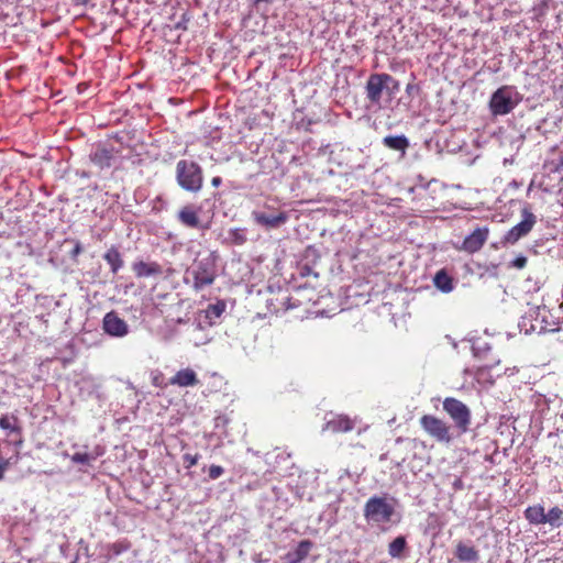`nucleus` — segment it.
Instances as JSON below:
<instances>
[{
  "label": "nucleus",
  "instance_id": "f257e3e1",
  "mask_svg": "<svg viewBox=\"0 0 563 563\" xmlns=\"http://www.w3.org/2000/svg\"><path fill=\"white\" fill-rule=\"evenodd\" d=\"M176 180L184 190L197 192L203 185L202 168L194 161L180 159L176 164Z\"/></svg>",
  "mask_w": 563,
  "mask_h": 563
},
{
  "label": "nucleus",
  "instance_id": "f03ea898",
  "mask_svg": "<svg viewBox=\"0 0 563 563\" xmlns=\"http://www.w3.org/2000/svg\"><path fill=\"white\" fill-rule=\"evenodd\" d=\"M443 410L454 421L455 428L460 431V433H465L468 431L472 415L471 410L464 402L453 397H446L443 400Z\"/></svg>",
  "mask_w": 563,
  "mask_h": 563
},
{
  "label": "nucleus",
  "instance_id": "7ed1b4c3",
  "mask_svg": "<svg viewBox=\"0 0 563 563\" xmlns=\"http://www.w3.org/2000/svg\"><path fill=\"white\" fill-rule=\"evenodd\" d=\"M389 85H391L393 90L399 89V82L389 74H372L365 86L366 98L373 104H379L382 99L383 90L389 89Z\"/></svg>",
  "mask_w": 563,
  "mask_h": 563
},
{
  "label": "nucleus",
  "instance_id": "20e7f679",
  "mask_svg": "<svg viewBox=\"0 0 563 563\" xmlns=\"http://www.w3.org/2000/svg\"><path fill=\"white\" fill-rule=\"evenodd\" d=\"M394 506L385 497H371L364 507V517L368 521L386 523L391 520Z\"/></svg>",
  "mask_w": 563,
  "mask_h": 563
},
{
  "label": "nucleus",
  "instance_id": "39448f33",
  "mask_svg": "<svg viewBox=\"0 0 563 563\" xmlns=\"http://www.w3.org/2000/svg\"><path fill=\"white\" fill-rule=\"evenodd\" d=\"M419 423L424 432L440 443L449 444L453 440L451 427L433 415H423Z\"/></svg>",
  "mask_w": 563,
  "mask_h": 563
},
{
  "label": "nucleus",
  "instance_id": "423d86ee",
  "mask_svg": "<svg viewBox=\"0 0 563 563\" xmlns=\"http://www.w3.org/2000/svg\"><path fill=\"white\" fill-rule=\"evenodd\" d=\"M488 106H489L490 113L495 117L506 115V114L510 113L517 106V102L514 100L512 87H510V86L499 87L492 95Z\"/></svg>",
  "mask_w": 563,
  "mask_h": 563
},
{
  "label": "nucleus",
  "instance_id": "0eeeda50",
  "mask_svg": "<svg viewBox=\"0 0 563 563\" xmlns=\"http://www.w3.org/2000/svg\"><path fill=\"white\" fill-rule=\"evenodd\" d=\"M522 220L512 227L504 236V244H516L520 239L528 235L537 223V217L528 209L521 210Z\"/></svg>",
  "mask_w": 563,
  "mask_h": 563
},
{
  "label": "nucleus",
  "instance_id": "6e6552de",
  "mask_svg": "<svg viewBox=\"0 0 563 563\" xmlns=\"http://www.w3.org/2000/svg\"><path fill=\"white\" fill-rule=\"evenodd\" d=\"M194 289L201 290L206 286L213 284L217 274L213 263L209 260L199 261L192 272Z\"/></svg>",
  "mask_w": 563,
  "mask_h": 563
},
{
  "label": "nucleus",
  "instance_id": "1a4fd4ad",
  "mask_svg": "<svg viewBox=\"0 0 563 563\" xmlns=\"http://www.w3.org/2000/svg\"><path fill=\"white\" fill-rule=\"evenodd\" d=\"M102 330L110 336L123 338L129 331V324L114 310L107 312L102 319Z\"/></svg>",
  "mask_w": 563,
  "mask_h": 563
},
{
  "label": "nucleus",
  "instance_id": "9d476101",
  "mask_svg": "<svg viewBox=\"0 0 563 563\" xmlns=\"http://www.w3.org/2000/svg\"><path fill=\"white\" fill-rule=\"evenodd\" d=\"M488 235L489 229L487 227L477 228L464 239L462 249L471 254L478 252L486 243Z\"/></svg>",
  "mask_w": 563,
  "mask_h": 563
},
{
  "label": "nucleus",
  "instance_id": "9b49d317",
  "mask_svg": "<svg viewBox=\"0 0 563 563\" xmlns=\"http://www.w3.org/2000/svg\"><path fill=\"white\" fill-rule=\"evenodd\" d=\"M168 384L181 388L194 387L199 384V378L192 368L186 367L176 372V374L169 378Z\"/></svg>",
  "mask_w": 563,
  "mask_h": 563
},
{
  "label": "nucleus",
  "instance_id": "f8f14e48",
  "mask_svg": "<svg viewBox=\"0 0 563 563\" xmlns=\"http://www.w3.org/2000/svg\"><path fill=\"white\" fill-rule=\"evenodd\" d=\"M252 217L257 224L265 227L266 229L278 228L288 221V214L284 211H280L277 214H272V216H268L263 212L254 211L252 213Z\"/></svg>",
  "mask_w": 563,
  "mask_h": 563
},
{
  "label": "nucleus",
  "instance_id": "ddd939ff",
  "mask_svg": "<svg viewBox=\"0 0 563 563\" xmlns=\"http://www.w3.org/2000/svg\"><path fill=\"white\" fill-rule=\"evenodd\" d=\"M132 271L136 278H146L151 276H161L164 271L157 262L137 261L132 264Z\"/></svg>",
  "mask_w": 563,
  "mask_h": 563
},
{
  "label": "nucleus",
  "instance_id": "4468645a",
  "mask_svg": "<svg viewBox=\"0 0 563 563\" xmlns=\"http://www.w3.org/2000/svg\"><path fill=\"white\" fill-rule=\"evenodd\" d=\"M198 211L199 209H197L195 206L187 205L179 210L177 219L185 227L195 229L200 228L201 225Z\"/></svg>",
  "mask_w": 563,
  "mask_h": 563
},
{
  "label": "nucleus",
  "instance_id": "2eb2a0df",
  "mask_svg": "<svg viewBox=\"0 0 563 563\" xmlns=\"http://www.w3.org/2000/svg\"><path fill=\"white\" fill-rule=\"evenodd\" d=\"M354 421L345 415H338L325 423V430L332 433H342L353 430Z\"/></svg>",
  "mask_w": 563,
  "mask_h": 563
},
{
  "label": "nucleus",
  "instance_id": "dca6fc26",
  "mask_svg": "<svg viewBox=\"0 0 563 563\" xmlns=\"http://www.w3.org/2000/svg\"><path fill=\"white\" fill-rule=\"evenodd\" d=\"M104 450L97 445L91 451H78L75 452L70 456V461L75 464L80 465H90L92 462H95L99 456L103 455Z\"/></svg>",
  "mask_w": 563,
  "mask_h": 563
},
{
  "label": "nucleus",
  "instance_id": "f3484780",
  "mask_svg": "<svg viewBox=\"0 0 563 563\" xmlns=\"http://www.w3.org/2000/svg\"><path fill=\"white\" fill-rule=\"evenodd\" d=\"M91 162L99 168H109L113 159V150L107 147H97L90 155Z\"/></svg>",
  "mask_w": 563,
  "mask_h": 563
},
{
  "label": "nucleus",
  "instance_id": "a211bd4d",
  "mask_svg": "<svg viewBox=\"0 0 563 563\" xmlns=\"http://www.w3.org/2000/svg\"><path fill=\"white\" fill-rule=\"evenodd\" d=\"M103 260L110 266V272L115 275L124 266L123 257L119 249L114 245L109 247L103 254Z\"/></svg>",
  "mask_w": 563,
  "mask_h": 563
},
{
  "label": "nucleus",
  "instance_id": "6ab92c4d",
  "mask_svg": "<svg viewBox=\"0 0 563 563\" xmlns=\"http://www.w3.org/2000/svg\"><path fill=\"white\" fill-rule=\"evenodd\" d=\"M382 142L387 148L400 152L402 156L409 147V140L405 135H387Z\"/></svg>",
  "mask_w": 563,
  "mask_h": 563
},
{
  "label": "nucleus",
  "instance_id": "aec40b11",
  "mask_svg": "<svg viewBox=\"0 0 563 563\" xmlns=\"http://www.w3.org/2000/svg\"><path fill=\"white\" fill-rule=\"evenodd\" d=\"M312 547H313V543L310 540L300 541L295 551L287 553L286 559H287L288 563L302 562L308 556Z\"/></svg>",
  "mask_w": 563,
  "mask_h": 563
},
{
  "label": "nucleus",
  "instance_id": "412c9836",
  "mask_svg": "<svg viewBox=\"0 0 563 563\" xmlns=\"http://www.w3.org/2000/svg\"><path fill=\"white\" fill-rule=\"evenodd\" d=\"M544 507L540 504L529 506L525 510V518L531 525L539 526L543 525L544 517Z\"/></svg>",
  "mask_w": 563,
  "mask_h": 563
},
{
  "label": "nucleus",
  "instance_id": "4be33fe9",
  "mask_svg": "<svg viewBox=\"0 0 563 563\" xmlns=\"http://www.w3.org/2000/svg\"><path fill=\"white\" fill-rule=\"evenodd\" d=\"M455 556L462 562H475L478 560V552L474 547L460 542L456 545Z\"/></svg>",
  "mask_w": 563,
  "mask_h": 563
},
{
  "label": "nucleus",
  "instance_id": "5701e85b",
  "mask_svg": "<svg viewBox=\"0 0 563 563\" xmlns=\"http://www.w3.org/2000/svg\"><path fill=\"white\" fill-rule=\"evenodd\" d=\"M544 517L543 525L548 523L553 529L560 528L563 525V510L558 506L544 512Z\"/></svg>",
  "mask_w": 563,
  "mask_h": 563
},
{
  "label": "nucleus",
  "instance_id": "b1692460",
  "mask_svg": "<svg viewBox=\"0 0 563 563\" xmlns=\"http://www.w3.org/2000/svg\"><path fill=\"white\" fill-rule=\"evenodd\" d=\"M434 285L438 289L449 292L453 289V279L444 269H441L434 276Z\"/></svg>",
  "mask_w": 563,
  "mask_h": 563
},
{
  "label": "nucleus",
  "instance_id": "393cba45",
  "mask_svg": "<svg viewBox=\"0 0 563 563\" xmlns=\"http://www.w3.org/2000/svg\"><path fill=\"white\" fill-rule=\"evenodd\" d=\"M0 428L9 430L12 433L22 434V428L19 426V420L15 416L3 415L0 417Z\"/></svg>",
  "mask_w": 563,
  "mask_h": 563
},
{
  "label": "nucleus",
  "instance_id": "a878e982",
  "mask_svg": "<svg viewBox=\"0 0 563 563\" xmlns=\"http://www.w3.org/2000/svg\"><path fill=\"white\" fill-rule=\"evenodd\" d=\"M407 548V541L404 536L395 538L388 545V554L391 558H400Z\"/></svg>",
  "mask_w": 563,
  "mask_h": 563
},
{
  "label": "nucleus",
  "instance_id": "bb28decb",
  "mask_svg": "<svg viewBox=\"0 0 563 563\" xmlns=\"http://www.w3.org/2000/svg\"><path fill=\"white\" fill-rule=\"evenodd\" d=\"M229 238L234 245H243L246 241V230L235 228L229 231Z\"/></svg>",
  "mask_w": 563,
  "mask_h": 563
},
{
  "label": "nucleus",
  "instance_id": "cd10ccee",
  "mask_svg": "<svg viewBox=\"0 0 563 563\" xmlns=\"http://www.w3.org/2000/svg\"><path fill=\"white\" fill-rule=\"evenodd\" d=\"M225 310V303L223 301H218L216 303L209 305L206 309V317L209 319L219 318Z\"/></svg>",
  "mask_w": 563,
  "mask_h": 563
},
{
  "label": "nucleus",
  "instance_id": "c85d7f7f",
  "mask_svg": "<svg viewBox=\"0 0 563 563\" xmlns=\"http://www.w3.org/2000/svg\"><path fill=\"white\" fill-rule=\"evenodd\" d=\"M131 547V543L126 540L118 541L109 545V552L112 555H120L121 553L128 551Z\"/></svg>",
  "mask_w": 563,
  "mask_h": 563
},
{
  "label": "nucleus",
  "instance_id": "c756f323",
  "mask_svg": "<svg viewBox=\"0 0 563 563\" xmlns=\"http://www.w3.org/2000/svg\"><path fill=\"white\" fill-rule=\"evenodd\" d=\"M474 377L479 384L488 383L489 385H492L494 383V380L492 379V376L489 375V372L486 367L478 368L476 371Z\"/></svg>",
  "mask_w": 563,
  "mask_h": 563
},
{
  "label": "nucleus",
  "instance_id": "7c9ffc66",
  "mask_svg": "<svg viewBox=\"0 0 563 563\" xmlns=\"http://www.w3.org/2000/svg\"><path fill=\"white\" fill-rule=\"evenodd\" d=\"M152 384L155 386V387H159V388H166L169 384L165 382L164 379V375L163 373L161 372H157L153 375L152 377Z\"/></svg>",
  "mask_w": 563,
  "mask_h": 563
},
{
  "label": "nucleus",
  "instance_id": "2f4dec72",
  "mask_svg": "<svg viewBox=\"0 0 563 563\" xmlns=\"http://www.w3.org/2000/svg\"><path fill=\"white\" fill-rule=\"evenodd\" d=\"M224 473V470L220 465H211L208 471L210 479H217Z\"/></svg>",
  "mask_w": 563,
  "mask_h": 563
},
{
  "label": "nucleus",
  "instance_id": "473e14b6",
  "mask_svg": "<svg viewBox=\"0 0 563 563\" xmlns=\"http://www.w3.org/2000/svg\"><path fill=\"white\" fill-rule=\"evenodd\" d=\"M527 262L528 260L526 256L519 255L511 262L510 266L517 269H522L526 267Z\"/></svg>",
  "mask_w": 563,
  "mask_h": 563
},
{
  "label": "nucleus",
  "instance_id": "72a5a7b5",
  "mask_svg": "<svg viewBox=\"0 0 563 563\" xmlns=\"http://www.w3.org/2000/svg\"><path fill=\"white\" fill-rule=\"evenodd\" d=\"M198 460H199L198 454L191 455V454L187 453L184 455V461L186 463V467H192V466L197 465Z\"/></svg>",
  "mask_w": 563,
  "mask_h": 563
},
{
  "label": "nucleus",
  "instance_id": "f704fd0d",
  "mask_svg": "<svg viewBox=\"0 0 563 563\" xmlns=\"http://www.w3.org/2000/svg\"><path fill=\"white\" fill-rule=\"evenodd\" d=\"M10 466V460L8 459H0V481L4 478V473Z\"/></svg>",
  "mask_w": 563,
  "mask_h": 563
},
{
  "label": "nucleus",
  "instance_id": "c9c22d12",
  "mask_svg": "<svg viewBox=\"0 0 563 563\" xmlns=\"http://www.w3.org/2000/svg\"><path fill=\"white\" fill-rule=\"evenodd\" d=\"M452 486L454 490H462L464 488V483L462 478L457 477L454 479Z\"/></svg>",
  "mask_w": 563,
  "mask_h": 563
},
{
  "label": "nucleus",
  "instance_id": "e433bc0d",
  "mask_svg": "<svg viewBox=\"0 0 563 563\" xmlns=\"http://www.w3.org/2000/svg\"><path fill=\"white\" fill-rule=\"evenodd\" d=\"M82 251L81 244L79 242L76 243L75 247L71 251V256L75 257L80 254Z\"/></svg>",
  "mask_w": 563,
  "mask_h": 563
},
{
  "label": "nucleus",
  "instance_id": "4c0bfd02",
  "mask_svg": "<svg viewBox=\"0 0 563 563\" xmlns=\"http://www.w3.org/2000/svg\"><path fill=\"white\" fill-rule=\"evenodd\" d=\"M221 183H222V179H221L220 177H213V178L211 179V185H212L213 187H218V186H220V184H221Z\"/></svg>",
  "mask_w": 563,
  "mask_h": 563
},
{
  "label": "nucleus",
  "instance_id": "58836bf2",
  "mask_svg": "<svg viewBox=\"0 0 563 563\" xmlns=\"http://www.w3.org/2000/svg\"><path fill=\"white\" fill-rule=\"evenodd\" d=\"M77 3H80V4H86L89 0H76Z\"/></svg>",
  "mask_w": 563,
  "mask_h": 563
},
{
  "label": "nucleus",
  "instance_id": "ea45409f",
  "mask_svg": "<svg viewBox=\"0 0 563 563\" xmlns=\"http://www.w3.org/2000/svg\"><path fill=\"white\" fill-rule=\"evenodd\" d=\"M540 188L544 191H550V189H548L547 187H543V183L540 184Z\"/></svg>",
  "mask_w": 563,
  "mask_h": 563
},
{
  "label": "nucleus",
  "instance_id": "a19ab883",
  "mask_svg": "<svg viewBox=\"0 0 563 563\" xmlns=\"http://www.w3.org/2000/svg\"><path fill=\"white\" fill-rule=\"evenodd\" d=\"M560 203L563 207V190H561Z\"/></svg>",
  "mask_w": 563,
  "mask_h": 563
},
{
  "label": "nucleus",
  "instance_id": "79ce46f5",
  "mask_svg": "<svg viewBox=\"0 0 563 563\" xmlns=\"http://www.w3.org/2000/svg\"><path fill=\"white\" fill-rule=\"evenodd\" d=\"M22 442H23V441H22V439H20V440L15 443V445H21V444H22Z\"/></svg>",
  "mask_w": 563,
  "mask_h": 563
}]
</instances>
